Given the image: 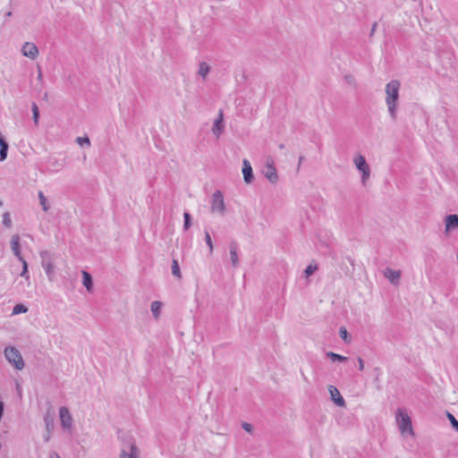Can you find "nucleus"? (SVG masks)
Segmentation results:
<instances>
[{"mask_svg":"<svg viewBox=\"0 0 458 458\" xmlns=\"http://www.w3.org/2000/svg\"><path fill=\"white\" fill-rule=\"evenodd\" d=\"M344 80L348 84L352 85L354 87L356 86V81L352 75H346L344 77Z\"/></svg>","mask_w":458,"mask_h":458,"instance_id":"nucleus-35","label":"nucleus"},{"mask_svg":"<svg viewBox=\"0 0 458 458\" xmlns=\"http://www.w3.org/2000/svg\"><path fill=\"white\" fill-rule=\"evenodd\" d=\"M225 125H224V114L222 110H219L218 115L214 121L212 126V132L216 137L219 138L220 135L224 132Z\"/></svg>","mask_w":458,"mask_h":458,"instance_id":"nucleus-11","label":"nucleus"},{"mask_svg":"<svg viewBox=\"0 0 458 458\" xmlns=\"http://www.w3.org/2000/svg\"><path fill=\"white\" fill-rule=\"evenodd\" d=\"M120 458H139L140 449L138 448L134 440H130L123 443L120 454Z\"/></svg>","mask_w":458,"mask_h":458,"instance_id":"nucleus-7","label":"nucleus"},{"mask_svg":"<svg viewBox=\"0 0 458 458\" xmlns=\"http://www.w3.org/2000/svg\"><path fill=\"white\" fill-rule=\"evenodd\" d=\"M229 250H230L231 263L233 267H237L239 265V258H238V253H237L236 242H233L230 243Z\"/></svg>","mask_w":458,"mask_h":458,"instance_id":"nucleus-17","label":"nucleus"},{"mask_svg":"<svg viewBox=\"0 0 458 458\" xmlns=\"http://www.w3.org/2000/svg\"><path fill=\"white\" fill-rule=\"evenodd\" d=\"M327 356L332 360V361H340L344 362L347 360V357L340 355L338 353L333 352H327Z\"/></svg>","mask_w":458,"mask_h":458,"instance_id":"nucleus-23","label":"nucleus"},{"mask_svg":"<svg viewBox=\"0 0 458 458\" xmlns=\"http://www.w3.org/2000/svg\"><path fill=\"white\" fill-rule=\"evenodd\" d=\"M358 362H359V369L360 370H363L364 369V362H363V360L361 358H358Z\"/></svg>","mask_w":458,"mask_h":458,"instance_id":"nucleus-37","label":"nucleus"},{"mask_svg":"<svg viewBox=\"0 0 458 458\" xmlns=\"http://www.w3.org/2000/svg\"><path fill=\"white\" fill-rule=\"evenodd\" d=\"M7 361L16 369L21 370L24 368V361L20 351L13 346H7L4 351Z\"/></svg>","mask_w":458,"mask_h":458,"instance_id":"nucleus-2","label":"nucleus"},{"mask_svg":"<svg viewBox=\"0 0 458 458\" xmlns=\"http://www.w3.org/2000/svg\"><path fill=\"white\" fill-rule=\"evenodd\" d=\"M2 205H3V202H2V200H0V207H1Z\"/></svg>","mask_w":458,"mask_h":458,"instance_id":"nucleus-45","label":"nucleus"},{"mask_svg":"<svg viewBox=\"0 0 458 458\" xmlns=\"http://www.w3.org/2000/svg\"><path fill=\"white\" fill-rule=\"evenodd\" d=\"M49 458H61V456L55 453V452H52L50 454H49Z\"/></svg>","mask_w":458,"mask_h":458,"instance_id":"nucleus-38","label":"nucleus"},{"mask_svg":"<svg viewBox=\"0 0 458 458\" xmlns=\"http://www.w3.org/2000/svg\"><path fill=\"white\" fill-rule=\"evenodd\" d=\"M11 15H12V12H8V13H6V16H8V17H9V16H11Z\"/></svg>","mask_w":458,"mask_h":458,"instance_id":"nucleus-42","label":"nucleus"},{"mask_svg":"<svg viewBox=\"0 0 458 458\" xmlns=\"http://www.w3.org/2000/svg\"><path fill=\"white\" fill-rule=\"evenodd\" d=\"M28 311V308L23 304H17L13 307L12 315H18L21 313H26Z\"/></svg>","mask_w":458,"mask_h":458,"instance_id":"nucleus-25","label":"nucleus"},{"mask_svg":"<svg viewBox=\"0 0 458 458\" xmlns=\"http://www.w3.org/2000/svg\"><path fill=\"white\" fill-rule=\"evenodd\" d=\"M242 174L246 183H250L253 181L252 167L247 159L242 161Z\"/></svg>","mask_w":458,"mask_h":458,"instance_id":"nucleus-15","label":"nucleus"},{"mask_svg":"<svg viewBox=\"0 0 458 458\" xmlns=\"http://www.w3.org/2000/svg\"><path fill=\"white\" fill-rule=\"evenodd\" d=\"M3 224L4 226L10 228L12 226V219L11 216L8 212L4 213L3 215Z\"/></svg>","mask_w":458,"mask_h":458,"instance_id":"nucleus-28","label":"nucleus"},{"mask_svg":"<svg viewBox=\"0 0 458 458\" xmlns=\"http://www.w3.org/2000/svg\"><path fill=\"white\" fill-rule=\"evenodd\" d=\"M17 392H18L19 394H21V387H20V386H19V385H17Z\"/></svg>","mask_w":458,"mask_h":458,"instance_id":"nucleus-41","label":"nucleus"},{"mask_svg":"<svg viewBox=\"0 0 458 458\" xmlns=\"http://www.w3.org/2000/svg\"><path fill=\"white\" fill-rule=\"evenodd\" d=\"M339 334H340L341 338H342L344 341H345V342H347V341H348V339H347V337H348V333H347V330H346V328H345V327H340Z\"/></svg>","mask_w":458,"mask_h":458,"instance_id":"nucleus-34","label":"nucleus"},{"mask_svg":"<svg viewBox=\"0 0 458 458\" xmlns=\"http://www.w3.org/2000/svg\"><path fill=\"white\" fill-rule=\"evenodd\" d=\"M400 89L401 82L399 80H391L385 86V103L392 121L397 120L400 106Z\"/></svg>","mask_w":458,"mask_h":458,"instance_id":"nucleus-1","label":"nucleus"},{"mask_svg":"<svg viewBox=\"0 0 458 458\" xmlns=\"http://www.w3.org/2000/svg\"><path fill=\"white\" fill-rule=\"evenodd\" d=\"M210 211L223 216L225 214V204L224 195L221 191H216L211 197Z\"/></svg>","mask_w":458,"mask_h":458,"instance_id":"nucleus-5","label":"nucleus"},{"mask_svg":"<svg viewBox=\"0 0 458 458\" xmlns=\"http://www.w3.org/2000/svg\"><path fill=\"white\" fill-rule=\"evenodd\" d=\"M183 217H184V224H183V228L184 230H188L190 227H191V215L187 212H185L183 214Z\"/></svg>","mask_w":458,"mask_h":458,"instance_id":"nucleus-31","label":"nucleus"},{"mask_svg":"<svg viewBox=\"0 0 458 458\" xmlns=\"http://www.w3.org/2000/svg\"><path fill=\"white\" fill-rule=\"evenodd\" d=\"M162 303L158 301H155L151 303V312L156 319L159 318Z\"/></svg>","mask_w":458,"mask_h":458,"instance_id":"nucleus-21","label":"nucleus"},{"mask_svg":"<svg viewBox=\"0 0 458 458\" xmlns=\"http://www.w3.org/2000/svg\"><path fill=\"white\" fill-rule=\"evenodd\" d=\"M447 418H448V420H450V422H451V424H452L453 428H454L456 431H458V420L454 418V416L453 414H451V413H449V412L447 413Z\"/></svg>","mask_w":458,"mask_h":458,"instance_id":"nucleus-32","label":"nucleus"},{"mask_svg":"<svg viewBox=\"0 0 458 458\" xmlns=\"http://www.w3.org/2000/svg\"><path fill=\"white\" fill-rule=\"evenodd\" d=\"M22 263V270L20 274L21 277H24L26 280H29L30 276L28 273V263L27 261L22 258V260H20Z\"/></svg>","mask_w":458,"mask_h":458,"instance_id":"nucleus-26","label":"nucleus"},{"mask_svg":"<svg viewBox=\"0 0 458 458\" xmlns=\"http://www.w3.org/2000/svg\"><path fill=\"white\" fill-rule=\"evenodd\" d=\"M82 283L88 291H91L92 289V278L91 276L86 272L82 271Z\"/></svg>","mask_w":458,"mask_h":458,"instance_id":"nucleus-22","label":"nucleus"},{"mask_svg":"<svg viewBox=\"0 0 458 458\" xmlns=\"http://www.w3.org/2000/svg\"><path fill=\"white\" fill-rule=\"evenodd\" d=\"M458 228V215H448L445 217V233L448 234L454 229Z\"/></svg>","mask_w":458,"mask_h":458,"instance_id":"nucleus-14","label":"nucleus"},{"mask_svg":"<svg viewBox=\"0 0 458 458\" xmlns=\"http://www.w3.org/2000/svg\"><path fill=\"white\" fill-rule=\"evenodd\" d=\"M279 148H284V144H280V145H279Z\"/></svg>","mask_w":458,"mask_h":458,"instance_id":"nucleus-43","label":"nucleus"},{"mask_svg":"<svg viewBox=\"0 0 458 458\" xmlns=\"http://www.w3.org/2000/svg\"><path fill=\"white\" fill-rule=\"evenodd\" d=\"M328 392L331 397V400L339 407H344L345 406V401L341 395L339 390L334 386H328Z\"/></svg>","mask_w":458,"mask_h":458,"instance_id":"nucleus-13","label":"nucleus"},{"mask_svg":"<svg viewBox=\"0 0 458 458\" xmlns=\"http://www.w3.org/2000/svg\"><path fill=\"white\" fill-rule=\"evenodd\" d=\"M21 53L24 56L35 60L38 55V49L34 43L26 42L21 47Z\"/></svg>","mask_w":458,"mask_h":458,"instance_id":"nucleus-10","label":"nucleus"},{"mask_svg":"<svg viewBox=\"0 0 458 458\" xmlns=\"http://www.w3.org/2000/svg\"><path fill=\"white\" fill-rule=\"evenodd\" d=\"M11 249L15 257L18 258L19 260H22V256L21 254V247H20V236L18 234H13L11 238Z\"/></svg>","mask_w":458,"mask_h":458,"instance_id":"nucleus-16","label":"nucleus"},{"mask_svg":"<svg viewBox=\"0 0 458 458\" xmlns=\"http://www.w3.org/2000/svg\"><path fill=\"white\" fill-rule=\"evenodd\" d=\"M59 417L62 428L71 434L73 427V419L69 409L65 406L61 407L59 409Z\"/></svg>","mask_w":458,"mask_h":458,"instance_id":"nucleus-8","label":"nucleus"},{"mask_svg":"<svg viewBox=\"0 0 458 458\" xmlns=\"http://www.w3.org/2000/svg\"><path fill=\"white\" fill-rule=\"evenodd\" d=\"M304 157H299V164H298V167H300L301 164L302 163Z\"/></svg>","mask_w":458,"mask_h":458,"instance_id":"nucleus-40","label":"nucleus"},{"mask_svg":"<svg viewBox=\"0 0 458 458\" xmlns=\"http://www.w3.org/2000/svg\"><path fill=\"white\" fill-rule=\"evenodd\" d=\"M39 204L44 212H47L50 208V203L47 197L44 195L43 191H38V193Z\"/></svg>","mask_w":458,"mask_h":458,"instance_id":"nucleus-20","label":"nucleus"},{"mask_svg":"<svg viewBox=\"0 0 458 458\" xmlns=\"http://www.w3.org/2000/svg\"><path fill=\"white\" fill-rule=\"evenodd\" d=\"M44 422L46 425V428L48 433H50L54 429V416L51 412V409H49L45 416H44Z\"/></svg>","mask_w":458,"mask_h":458,"instance_id":"nucleus-19","label":"nucleus"},{"mask_svg":"<svg viewBox=\"0 0 458 458\" xmlns=\"http://www.w3.org/2000/svg\"><path fill=\"white\" fill-rule=\"evenodd\" d=\"M377 26V23L374 22V24L372 25V28H371V32H370L371 35L375 32Z\"/></svg>","mask_w":458,"mask_h":458,"instance_id":"nucleus-39","label":"nucleus"},{"mask_svg":"<svg viewBox=\"0 0 458 458\" xmlns=\"http://www.w3.org/2000/svg\"><path fill=\"white\" fill-rule=\"evenodd\" d=\"M242 428L248 433H252V430H253V427L251 424L248 423V422H243L242 424Z\"/></svg>","mask_w":458,"mask_h":458,"instance_id":"nucleus-36","label":"nucleus"},{"mask_svg":"<svg viewBox=\"0 0 458 458\" xmlns=\"http://www.w3.org/2000/svg\"><path fill=\"white\" fill-rule=\"evenodd\" d=\"M396 422L402 435H413L411 418L402 409L396 411Z\"/></svg>","mask_w":458,"mask_h":458,"instance_id":"nucleus-4","label":"nucleus"},{"mask_svg":"<svg viewBox=\"0 0 458 458\" xmlns=\"http://www.w3.org/2000/svg\"><path fill=\"white\" fill-rule=\"evenodd\" d=\"M205 241L209 248L210 253H212L213 250H214V245H213V242H212V240H211V237H210V234L208 232H205Z\"/></svg>","mask_w":458,"mask_h":458,"instance_id":"nucleus-29","label":"nucleus"},{"mask_svg":"<svg viewBox=\"0 0 458 458\" xmlns=\"http://www.w3.org/2000/svg\"><path fill=\"white\" fill-rule=\"evenodd\" d=\"M356 168L361 173V183L366 185L370 177V167L361 154H357L353 158Z\"/></svg>","mask_w":458,"mask_h":458,"instance_id":"nucleus-6","label":"nucleus"},{"mask_svg":"<svg viewBox=\"0 0 458 458\" xmlns=\"http://www.w3.org/2000/svg\"><path fill=\"white\" fill-rule=\"evenodd\" d=\"M42 78V74L41 72L38 73V79H41Z\"/></svg>","mask_w":458,"mask_h":458,"instance_id":"nucleus-44","label":"nucleus"},{"mask_svg":"<svg viewBox=\"0 0 458 458\" xmlns=\"http://www.w3.org/2000/svg\"><path fill=\"white\" fill-rule=\"evenodd\" d=\"M317 269L318 267L316 265H309L304 271L306 276H311Z\"/></svg>","mask_w":458,"mask_h":458,"instance_id":"nucleus-33","label":"nucleus"},{"mask_svg":"<svg viewBox=\"0 0 458 458\" xmlns=\"http://www.w3.org/2000/svg\"><path fill=\"white\" fill-rule=\"evenodd\" d=\"M210 71L211 67L206 62H200L199 64L198 74L201 77L202 81L207 80V77Z\"/></svg>","mask_w":458,"mask_h":458,"instance_id":"nucleus-18","label":"nucleus"},{"mask_svg":"<svg viewBox=\"0 0 458 458\" xmlns=\"http://www.w3.org/2000/svg\"><path fill=\"white\" fill-rule=\"evenodd\" d=\"M401 275L402 273L400 270H394L390 267H386L384 271L385 277L387 278L388 281L394 285L399 284Z\"/></svg>","mask_w":458,"mask_h":458,"instance_id":"nucleus-12","label":"nucleus"},{"mask_svg":"<svg viewBox=\"0 0 458 458\" xmlns=\"http://www.w3.org/2000/svg\"><path fill=\"white\" fill-rule=\"evenodd\" d=\"M262 174L271 183H276L278 182L277 171L272 159L267 161Z\"/></svg>","mask_w":458,"mask_h":458,"instance_id":"nucleus-9","label":"nucleus"},{"mask_svg":"<svg viewBox=\"0 0 458 458\" xmlns=\"http://www.w3.org/2000/svg\"><path fill=\"white\" fill-rule=\"evenodd\" d=\"M76 142L80 146H84V145L89 146L90 145V140H89V137H78L76 139Z\"/></svg>","mask_w":458,"mask_h":458,"instance_id":"nucleus-30","label":"nucleus"},{"mask_svg":"<svg viewBox=\"0 0 458 458\" xmlns=\"http://www.w3.org/2000/svg\"><path fill=\"white\" fill-rule=\"evenodd\" d=\"M41 258V266L45 270V273L50 282L54 280L55 276V257L54 254L47 250H44L40 252Z\"/></svg>","mask_w":458,"mask_h":458,"instance_id":"nucleus-3","label":"nucleus"},{"mask_svg":"<svg viewBox=\"0 0 458 458\" xmlns=\"http://www.w3.org/2000/svg\"><path fill=\"white\" fill-rule=\"evenodd\" d=\"M32 114H33V121L36 125L38 124V119H39V111L38 106L33 103L31 106Z\"/></svg>","mask_w":458,"mask_h":458,"instance_id":"nucleus-27","label":"nucleus"},{"mask_svg":"<svg viewBox=\"0 0 458 458\" xmlns=\"http://www.w3.org/2000/svg\"><path fill=\"white\" fill-rule=\"evenodd\" d=\"M172 274L178 278L182 277L180 267L176 259H173L172 262Z\"/></svg>","mask_w":458,"mask_h":458,"instance_id":"nucleus-24","label":"nucleus"}]
</instances>
